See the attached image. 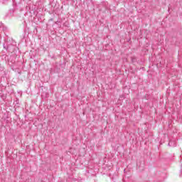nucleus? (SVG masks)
Here are the masks:
<instances>
[{
  "label": "nucleus",
  "mask_w": 182,
  "mask_h": 182,
  "mask_svg": "<svg viewBox=\"0 0 182 182\" xmlns=\"http://www.w3.org/2000/svg\"><path fill=\"white\" fill-rule=\"evenodd\" d=\"M168 146H169V147H176V142L174 141H170Z\"/></svg>",
  "instance_id": "1"
},
{
  "label": "nucleus",
  "mask_w": 182,
  "mask_h": 182,
  "mask_svg": "<svg viewBox=\"0 0 182 182\" xmlns=\"http://www.w3.org/2000/svg\"><path fill=\"white\" fill-rule=\"evenodd\" d=\"M4 48L6 49V50H8V47H6V46H5V44H4Z\"/></svg>",
  "instance_id": "2"
},
{
  "label": "nucleus",
  "mask_w": 182,
  "mask_h": 182,
  "mask_svg": "<svg viewBox=\"0 0 182 182\" xmlns=\"http://www.w3.org/2000/svg\"><path fill=\"white\" fill-rule=\"evenodd\" d=\"M1 26H2V23L0 24V28H1Z\"/></svg>",
  "instance_id": "3"
}]
</instances>
